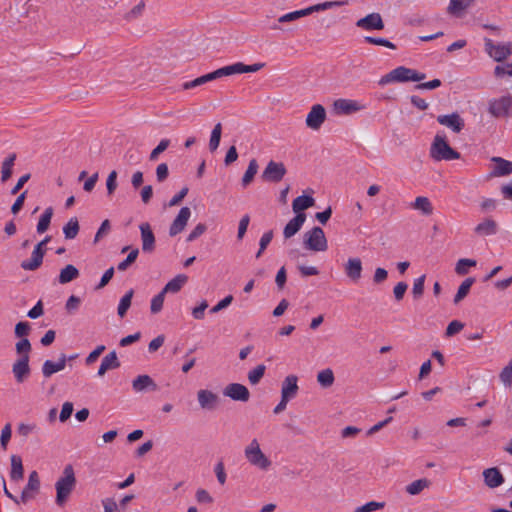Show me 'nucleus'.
Returning a JSON list of instances; mask_svg holds the SVG:
<instances>
[{"label": "nucleus", "mask_w": 512, "mask_h": 512, "mask_svg": "<svg viewBox=\"0 0 512 512\" xmlns=\"http://www.w3.org/2000/svg\"><path fill=\"white\" fill-rule=\"evenodd\" d=\"M76 486V478L73 467L65 466L63 475L56 481V504L63 506Z\"/></svg>", "instance_id": "obj_1"}, {"label": "nucleus", "mask_w": 512, "mask_h": 512, "mask_svg": "<svg viewBox=\"0 0 512 512\" xmlns=\"http://www.w3.org/2000/svg\"><path fill=\"white\" fill-rule=\"evenodd\" d=\"M430 157L435 161H450L459 159L460 153L448 144L444 135L437 134L430 147Z\"/></svg>", "instance_id": "obj_2"}, {"label": "nucleus", "mask_w": 512, "mask_h": 512, "mask_svg": "<svg viewBox=\"0 0 512 512\" xmlns=\"http://www.w3.org/2000/svg\"><path fill=\"white\" fill-rule=\"evenodd\" d=\"M426 78V75L424 73L418 72L414 69L407 68L404 66H399L386 75H384L380 81V85H385L390 82H408V81H414L419 82Z\"/></svg>", "instance_id": "obj_3"}, {"label": "nucleus", "mask_w": 512, "mask_h": 512, "mask_svg": "<svg viewBox=\"0 0 512 512\" xmlns=\"http://www.w3.org/2000/svg\"><path fill=\"white\" fill-rule=\"evenodd\" d=\"M305 248L315 251L324 252L328 248V242L325 233L321 227L315 226L304 234Z\"/></svg>", "instance_id": "obj_4"}, {"label": "nucleus", "mask_w": 512, "mask_h": 512, "mask_svg": "<svg viewBox=\"0 0 512 512\" xmlns=\"http://www.w3.org/2000/svg\"><path fill=\"white\" fill-rule=\"evenodd\" d=\"M244 454L251 465L261 470H267L271 466V461L261 451L260 445L256 439H253L245 448Z\"/></svg>", "instance_id": "obj_5"}, {"label": "nucleus", "mask_w": 512, "mask_h": 512, "mask_svg": "<svg viewBox=\"0 0 512 512\" xmlns=\"http://www.w3.org/2000/svg\"><path fill=\"white\" fill-rule=\"evenodd\" d=\"M51 240V236H46L42 241H40L33 249L31 258L28 260H24L21 262L20 266L23 270L26 271H35L37 270L43 262V257L45 255L46 249L44 246Z\"/></svg>", "instance_id": "obj_6"}, {"label": "nucleus", "mask_w": 512, "mask_h": 512, "mask_svg": "<svg viewBox=\"0 0 512 512\" xmlns=\"http://www.w3.org/2000/svg\"><path fill=\"white\" fill-rule=\"evenodd\" d=\"M286 173L287 169L283 162L270 160L262 171L261 178L265 182L278 183L282 181Z\"/></svg>", "instance_id": "obj_7"}, {"label": "nucleus", "mask_w": 512, "mask_h": 512, "mask_svg": "<svg viewBox=\"0 0 512 512\" xmlns=\"http://www.w3.org/2000/svg\"><path fill=\"white\" fill-rule=\"evenodd\" d=\"M263 63H255L253 65H246L242 62H237L232 65L224 66L216 70L218 78L231 76L242 73H253L263 68Z\"/></svg>", "instance_id": "obj_8"}, {"label": "nucleus", "mask_w": 512, "mask_h": 512, "mask_svg": "<svg viewBox=\"0 0 512 512\" xmlns=\"http://www.w3.org/2000/svg\"><path fill=\"white\" fill-rule=\"evenodd\" d=\"M512 108V97L502 96L499 99H492L489 101L488 111L496 117H508L510 115V109Z\"/></svg>", "instance_id": "obj_9"}, {"label": "nucleus", "mask_w": 512, "mask_h": 512, "mask_svg": "<svg viewBox=\"0 0 512 512\" xmlns=\"http://www.w3.org/2000/svg\"><path fill=\"white\" fill-rule=\"evenodd\" d=\"M326 110L323 105L315 104L311 107L305 120V124L311 130H319L326 120Z\"/></svg>", "instance_id": "obj_10"}, {"label": "nucleus", "mask_w": 512, "mask_h": 512, "mask_svg": "<svg viewBox=\"0 0 512 512\" xmlns=\"http://www.w3.org/2000/svg\"><path fill=\"white\" fill-rule=\"evenodd\" d=\"M486 52L495 61L501 62L512 54V44H494L491 39H485Z\"/></svg>", "instance_id": "obj_11"}, {"label": "nucleus", "mask_w": 512, "mask_h": 512, "mask_svg": "<svg viewBox=\"0 0 512 512\" xmlns=\"http://www.w3.org/2000/svg\"><path fill=\"white\" fill-rule=\"evenodd\" d=\"M29 359V355L21 356L12 365V373L18 384L25 382L30 376L31 368L29 365Z\"/></svg>", "instance_id": "obj_12"}, {"label": "nucleus", "mask_w": 512, "mask_h": 512, "mask_svg": "<svg viewBox=\"0 0 512 512\" xmlns=\"http://www.w3.org/2000/svg\"><path fill=\"white\" fill-rule=\"evenodd\" d=\"M223 394L234 401L247 402L250 399L248 388L240 383L228 384L223 390Z\"/></svg>", "instance_id": "obj_13"}, {"label": "nucleus", "mask_w": 512, "mask_h": 512, "mask_svg": "<svg viewBox=\"0 0 512 512\" xmlns=\"http://www.w3.org/2000/svg\"><path fill=\"white\" fill-rule=\"evenodd\" d=\"M356 26L366 31L383 30L385 27L382 16L376 12L370 13L357 20Z\"/></svg>", "instance_id": "obj_14"}, {"label": "nucleus", "mask_w": 512, "mask_h": 512, "mask_svg": "<svg viewBox=\"0 0 512 512\" xmlns=\"http://www.w3.org/2000/svg\"><path fill=\"white\" fill-rule=\"evenodd\" d=\"M40 489V479L38 476V473L36 471H32L29 474L28 483L24 487L20 500L22 503H26L27 501L33 499L36 495V493Z\"/></svg>", "instance_id": "obj_15"}, {"label": "nucleus", "mask_w": 512, "mask_h": 512, "mask_svg": "<svg viewBox=\"0 0 512 512\" xmlns=\"http://www.w3.org/2000/svg\"><path fill=\"white\" fill-rule=\"evenodd\" d=\"M190 216H191L190 208L182 207L180 209L178 215L176 216V218L173 220L172 224L170 225L169 235L171 237H174V236L178 235L179 233H181L185 229Z\"/></svg>", "instance_id": "obj_16"}, {"label": "nucleus", "mask_w": 512, "mask_h": 512, "mask_svg": "<svg viewBox=\"0 0 512 512\" xmlns=\"http://www.w3.org/2000/svg\"><path fill=\"white\" fill-rule=\"evenodd\" d=\"M437 122L450 128L455 133H460L465 125L463 118L457 112L448 115H439Z\"/></svg>", "instance_id": "obj_17"}, {"label": "nucleus", "mask_w": 512, "mask_h": 512, "mask_svg": "<svg viewBox=\"0 0 512 512\" xmlns=\"http://www.w3.org/2000/svg\"><path fill=\"white\" fill-rule=\"evenodd\" d=\"M142 241V251L151 253L155 250V235L148 222L141 223L139 226Z\"/></svg>", "instance_id": "obj_18"}, {"label": "nucleus", "mask_w": 512, "mask_h": 512, "mask_svg": "<svg viewBox=\"0 0 512 512\" xmlns=\"http://www.w3.org/2000/svg\"><path fill=\"white\" fill-rule=\"evenodd\" d=\"M132 388L135 392L157 391L158 385L147 374L139 375L132 381Z\"/></svg>", "instance_id": "obj_19"}, {"label": "nucleus", "mask_w": 512, "mask_h": 512, "mask_svg": "<svg viewBox=\"0 0 512 512\" xmlns=\"http://www.w3.org/2000/svg\"><path fill=\"white\" fill-rule=\"evenodd\" d=\"M298 390V377L294 374L286 376L282 382L281 397L291 400L297 395Z\"/></svg>", "instance_id": "obj_20"}, {"label": "nucleus", "mask_w": 512, "mask_h": 512, "mask_svg": "<svg viewBox=\"0 0 512 512\" xmlns=\"http://www.w3.org/2000/svg\"><path fill=\"white\" fill-rule=\"evenodd\" d=\"M197 399L200 407L205 410H214L219 402L218 395L206 389L197 392Z\"/></svg>", "instance_id": "obj_21"}, {"label": "nucleus", "mask_w": 512, "mask_h": 512, "mask_svg": "<svg viewBox=\"0 0 512 512\" xmlns=\"http://www.w3.org/2000/svg\"><path fill=\"white\" fill-rule=\"evenodd\" d=\"M346 276L352 282H358L362 277V261L360 258H349L344 266Z\"/></svg>", "instance_id": "obj_22"}, {"label": "nucleus", "mask_w": 512, "mask_h": 512, "mask_svg": "<svg viewBox=\"0 0 512 512\" xmlns=\"http://www.w3.org/2000/svg\"><path fill=\"white\" fill-rule=\"evenodd\" d=\"M491 161L495 163L493 170L490 172V177H501L512 174V162L502 157L494 156Z\"/></svg>", "instance_id": "obj_23"}, {"label": "nucleus", "mask_w": 512, "mask_h": 512, "mask_svg": "<svg viewBox=\"0 0 512 512\" xmlns=\"http://www.w3.org/2000/svg\"><path fill=\"white\" fill-rule=\"evenodd\" d=\"M67 362V356L64 353L59 355L58 361L46 360L42 365V374L45 378H50L54 373L62 371Z\"/></svg>", "instance_id": "obj_24"}, {"label": "nucleus", "mask_w": 512, "mask_h": 512, "mask_svg": "<svg viewBox=\"0 0 512 512\" xmlns=\"http://www.w3.org/2000/svg\"><path fill=\"white\" fill-rule=\"evenodd\" d=\"M348 4L347 0L325 1L302 9L303 15L308 16L315 12L325 11L332 8L342 7Z\"/></svg>", "instance_id": "obj_25"}, {"label": "nucleus", "mask_w": 512, "mask_h": 512, "mask_svg": "<svg viewBox=\"0 0 512 512\" xmlns=\"http://www.w3.org/2000/svg\"><path fill=\"white\" fill-rule=\"evenodd\" d=\"M485 485L489 488L499 487L504 483V477L496 467L487 468L483 471Z\"/></svg>", "instance_id": "obj_26"}, {"label": "nucleus", "mask_w": 512, "mask_h": 512, "mask_svg": "<svg viewBox=\"0 0 512 512\" xmlns=\"http://www.w3.org/2000/svg\"><path fill=\"white\" fill-rule=\"evenodd\" d=\"M120 365L116 351H111L103 357L97 375L102 377L108 370L117 369Z\"/></svg>", "instance_id": "obj_27"}, {"label": "nucleus", "mask_w": 512, "mask_h": 512, "mask_svg": "<svg viewBox=\"0 0 512 512\" xmlns=\"http://www.w3.org/2000/svg\"><path fill=\"white\" fill-rule=\"evenodd\" d=\"M306 221V214L295 215L284 227L283 235L285 239H289L294 236L302 227Z\"/></svg>", "instance_id": "obj_28"}, {"label": "nucleus", "mask_w": 512, "mask_h": 512, "mask_svg": "<svg viewBox=\"0 0 512 512\" xmlns=\"http://www.w3.org/2000/svg\"><path fill=\"white\" fill-rule=\"evenodd\" d=\"M334 108L338 113L345 115L359 111L362 106L354 100L350 99H338L334 102Z\"/></svg>", "instance_id": "obj_29"}, {"label": "nucleus", "mask_w": 512, "mask_h": 512, "mask_svg": "<svg viewBox=\"0 0 512 512\" xmlns=\"http://www.w3.org/2000/svg\"><path fill=\"white\" fill-rule=\"evenodd\" d=\"M134 499L133 494L125 495L118 504L115 502L113 498H106L102 500V505L104 508V512H120L119 507L121 509H125L126 505Z\"/></svg>", "instance_id": "obj_30"}, {"label": "nucleus", "mask_w": 512, "mask_h": 512, "mask_svg": "<svg viewBox=\"0 0 512 512\" xmlns=\"http://www.w3.org/2000/svg\"><path fill=\"white\" fill-rule=\"evenodd\" d=\"M315 204V199L309 195H301L296 197L292 203V210L297 215L305 214L304 211Z\"/></svg>", "instance_id": "obj_31"}, {"label": "nucleus", "mask_w": 512, "mask_h": 512, "mask_svg": "<svg viewBox=\"0 0 512 512\" xmlns=\"http://www.w3.org/2000/svg\"><path fill=\"white\" fill-rule=\"evenodd\" d=\"M11 471L10 478L12 481L18 482L23 479L24 476V468L22 464V459L18 455H12L11 458Z\"/></svg>", "instance_id": "obj_32"}, {"label": "nucleus", "mask_w": 512, "mask_h": 512, "mask_svg": "<svg viewBox=\"0 0 512 512\" xmlns=\"http://www.w3.org/2000/svg\"><path fill=\"white\" fill-rule=\"evenodd\" d=\"M187 281L188 277L185 274H178L164 286L162 291L165 294L168 292L177 293Z\"/></svg>", "instance_id": "obj_33"}, {"label": "nucleus", "mask_w": 512, "mask_h": 512, "mask_svg": "<svg viewBox=\"0 0 512 512\" xmlns=\"http://www.w3.org/2000/svg\"><path fill=\"white\" fill-rule=\"evenodd\" d=\"M79 270L72 264L66 265L63 269H61L60 274L58 276V282L60 284H67L72 280L78 278Z\"/></svg>", "instance_id": "obj_34"}, {"label": "nucleus", "mask_w": 512, "mask_h": 512, "mask_svg": "<svg viewBox=\"0 0 512 512\" xmlns=\"http://www.w3.org/2000/svg\"><path fill=\"white\" fill-rule=\"evenodd\" d=\"M474 2L475 0H450V4L447 8V11L451 15L459 16Z\"/></svg>", "instance_id": "obj_35"}, {"label": "nucleus", "mask_w": 512, "mask_h": 512, "mask_svg": "<svg viewBox=\"0 0 512 512\" xmlns=\"http://www.w3.org/2000/svg\"><path fill=\"white\" fill-rule=\"evenodd\" d=\"M497 232V223L492 219H485L475 227V233L480 236L493 235Z\"/></svg>", "instance_id": "obj_36"}, {"label": "nucleus", "mask_w": 512, "mask_h": 512, "mask_svg": "<svg viewBox=\"0 0 512 512\" xmlns=\"http://www.w3.org/2000/svg\"><path fill=\"white\" fill-rule=\"evenodd\" d=\"M474 283H475V278L468 277L460 284L458 291L453 299L454 304H458L460 301H462L468 295V293Z\"/></svg>", "instance_id": "obj_37"}, {"label": "nucleus", "mask_w": 512, "mask_h": 512, "mask_svg": "<svg viewBox=\"0 0 512 512\" xmlns=\"http://www.w3.org/2000/svg\"><path fill=\"white\" fill-rule=\"evenodd\" d=\"M431 482L427 478H421L418 480L413 481L409 485L406 486L405 490L410 495H418L420 494L425 488H428L430 486Z\"/></svg>", "instance_id": "obj_38"}, {"label": "nucleus", "mask_w": 512, "mask_h": 512, "mask_svg": "<svg viewBox=\"0 0 512 512\" xmlns=\"http://www.w3.org/2000/svg\"><path fill=\"white\" fill-rule=\"evenodd\" d=\"M258 168H259V165H258L257 160L254 158L251 159L249 161L247 170L245 171V173L242 177V180H241L243 187H247L253 181L254 176L258 172Z\"/></svg>", "instance_id": "obj_39"}, {"label": "nucleus", "mask_w": 512, "mask_h": 512, "mask_svg": "<svg viewBox=\"0 0 512 512\" xmlns=\"http://www.w3.org/2000/svg\"><path fill=\"white\" fill-rule=\"evenodd\" d=\"M412 208L421 211L424 215H431L433 213V206L425 196L417 197L412 203Z\"/></svg>", "instance_id": "obj_40"}, {"label": "nucleus", "mask_w": 512, "mask_h": 512, "mask_svg": "<svg viewBox=\"0 0 512 512\" xmlns=\"http://www.w3.org/2000/svg\"><path fill=\"white\" fill-rule=\"evenodd\" d=\"M16 160V154L9 155L2 163L1 167V182L5 183L12 175V168Z\"/></svg>", "instance_id": "obj_41"}, {"label": "nucleus", "mask_w": 512, "mask_h": 512, "mask_svg": "<svg viewBox=\"0 0 512 512\" xmlns=\"http://www.w3.org/2000/svg\"><path fill=\"white\" fill-rule=\"evenodd\" d=\"M317 381L323 388H329L333 385L335 381L334 373L332 369L327 368L322 371H320L317 374Z\"/></svg>", "instance_id": "obj_42"}, {"label": "nucleus", "mask_w": 512, "mask_h": 512, "mask_svg": "<svg viewBox=\"0 0 512 512\" xmlns=\"http://www.w3.org/2000/svg\"><path fill=\"white\" fill-rule=\"evenodd\" d=\"M79 222L76 217L70 218V220L63 227V233L66 239H74L79 233Z\"/></svg>", "instance_id": "obj_43"}, {"label": "nucleus", "mask_w": 512, "mask_h": 512, "mask_svg": "<svg viewBox=\"0 0 512 512\" xmlns=\"http://www.w3.org/2000/svg\"><path fill=\"white\" fill-rule=\"evenodd\" d=\"M52 216H53V208L52 207L46 208L37 224V232L38 233H40V234L44 233L49 228Z\"/></svg>", "instance_id": "obj_44"}, {"label": "nucleus", "mask_w": 512, "mask_h": 512, "mask_svg": "<svg viewBox=\"0 0 512 512\" xmlns=\"http://www.w3.org/2000/svg\"><path fill=\"white\" fill-rule=\"evenodd\" d=\"M133 294H134V291L133 289H130L120 300V303L118 305V309H117V313L119 315V317L123 318L128 309L130 308L131 306V301H132V297H133Z\"/></svg>", "instance_id": "obj_45"}, {"label": "nucleus", "mask_w": 512, "mask_h": 512, "mask_svg": "<svg viewBox=\"0 0 512 512\" xmlns=\"http://www.w3.org/2000/svg\"><path fill=\"white\" fill-rule=\"evenodd\" d=\"M266 371V366L264 364L257 365L254 369L249 371L248 380L251 385H257L260 380L263 378Z\"/></svg>", "instance_id": "obj_46"}, {"label": "nucleus", "mask_w": 512, "mask_h": 512, "mask_svg": "<svg viewBox=\"0 0 512 512\" xmlns=\"http://www.w3.org/2000/svg\"><path fill=\"white\" fill-rule=\"evenodd\" d=\"M476 265V260L462 258L457 261L455 266V272L458 275H466L468 273V267H475Z\"/></svg>", "instance_id": "obj_47"}, {"label": "nucleus", "mask_w": 512, "mask_h": 512, "mask_svg": "<svg viewBox=\"0 0 512 512\" xmlns=\"http://www.w3.org/2000/svg\"><path fill=\"white\" fill-rule=\"evenodd\" d=\"M221 133H222V125H221V123H217L211 132V137H210V141H209V149L212 152L215 151L220 144Z\"/></svg>", "instance_id": "obj_48"}, {"label": "nucleus", "mask_w": 512, "mask_h": 512, "mask_svg": "<svg viewBox=\"0 0 512 512\" xmlns=\"http://www.w3.org/2000/svg\"><path fill=\"white\" fill-rule=\"evenodd\" d=\"M165 295L166 294L161 290L156 296L152 298L150 305V311L152 314H157L162 310Z\"/></svg>", "instance_id": "obj_49"}, {"label": "nucleus", "mask_w": 512, "mask_h": 512, "mask_svg": "<svg viewBox=\"0 0 512 512\" xmlns=\"http://www.w3.org/2000/svg\"><path fill=\"white\" fill-rule=\"evenodd\" d=\"M138 254H139L138 248L132 249L130 251V253L127 255L126 259H124L123 261H121L118 264L117 269L119 271L127 270V268L137 259Z\"/></svg>", "instance_id": "obj_50"}, {"label": "nucleus", "mask_w": 512, "mask_h": 512, "mask_svg": "<svg viewBox=\"0 0 512 512\" xmlns=\"http://www.w3.org/2000/svg\"><path fill=\"white\" fill-rule=\"evenodd\" d=\"M364 41L369 43V44L383 46V47H386V48H389V49H393V50L396 49V46L392 42H390L389 40L384 39V38L373 37V36H365L364 37Z\"/></svg>", "instance_id": "obj_51"}, {"label": "nucleus", "mask_w": 512, "mask_h": 512, "mask_svg": "<svg viewBox=\"0 0 512 512\" xmlns=\"http://www.w3.org/2000/svg\"><path fill=\"white\" fill-rule=\"evenodd\" d=\"M170 145L169 139H162L159 144L151 151L149 155L150 161H156L159 155L164 152Z\"/></svg>", "instance_id": "obj_52"}, {"label": "nucleus", "mask_w": 512, "mask_h": 512, "mask_svg": "<svg viewBox=\"0 0 512 512\" xmlns=\"http://www.w3.org/2000/svg\"><path fill=\"white\" fill-rule=\"evenodd\" d=\"M11 435H12V426L10 423H7L2 428L1 435H0V445L4 451L7 449L8 443L11 439Z\"/></svg>", "instance_id": "obj_53"}, {"label": "nucleus", "mask_w": 512, "mask_h": 512, "mask_svg": "<svg viewBox=\"0 0 512 512\" xmlns=\"http://www.w3.org/2000/svg\"><path fill=\"white\" fill-rule=\"evenodd\" d=\"M424 282H425V275L420 276L414 281L413 288H412V294L414 299H419L422 297L424 293Z\"/></svg>", "instance_id": "obj_54"}, {"label": "nucleus", "mask_w": 512, "mask_h": 512, "mask_svg": "<svg viewBox=\"0 0 512 512\" xmlns=\"http://www.w3.org/2000/svg\"><path fill=\"white\" fill-rule=\"evenodd\" d=\"M385 506L384 502L370 501L366 504L359 506L355 509V512H373L382 509Z\"/></svg>", "instance_id": "obj_55"}, {"label": "nucleus", "mask_w": 512, "mask_h": 512, "mask_svg": "<svg viewBox=\"0 0 512 512\" xmlns=\"http://www.w3.org/2000/svg\"><path fill=\"white\" fill-rule=\"evenodd\" d=\"M16 351L21 356L29 355L31 351V343L27 338H22L16 343Z\"/></svg>", "instance_id": "obj_56"}, {"label": "nucleus", "mask_w": 512, "mask_h": 512, "mask_svg": "<svg viewBox=\"0 0 512 512\" xmlns=\"http://www.w3.org/2000/svg\"><path fill=\"white\" fill-rule=\"evenodd\" d=\"M207 230V226L203 223H198L194 229L189 233V235L187 236V239L186 241L187 242H192L194 240H196L197 238H199L201 235H203L205 233V231Z\"/></svg>", "instance_id": "obj_57"}, {"label": "nucleus", "mask_w": 512, "mask_h": 512, "mask_svg": "<svg viewBox=\"0 0 512 512\" xmlns=\"http://www.w3.org/2000/svg\"><path fill=\"white\" fill-rule=\"evenodd\" d=\"M304 17L302 9L286 13L278 18L279 23H286Z\"/></svg>", "instance_id": "obj_58"}, {"label": "nucleus", "mask_w": 512, "mask_h": 512, "mask_svg": "<svg viewBox=\"0 0 512 512\" xmlns=\"http://www.w3.org/2000/svg\"><path fill=\"white\" fill-rule=\"evenodd\" d=\"M500 380L506 386H510L511 385V383H512V360L501 371V373H500Z\"/></svg>", "instance_id": "obj_59"}, {"label": "nucleus", "mask_w": 512, "mask_h": 512, "mask_svg": "<svg viewBox=\"0 0 512 512\" xmlns=\"http://www.w3.org/2000/svg\"><path fill=\"white\" fill-rule=\"evenodd\" d=\"M464 327V324L458 320L451 321L446 328V336L451 337L459 333Z\"/></svg>", "instance_id": "obj_60"}, {"label": "nucleus", "mask_w": 512, "mask_h": 512, "mask_svg": "<svg viewBox=\"0 0 512 512\" xmlns=\"http://www.w3.org/2000/svg\"><path fill=\"white\" fill-rule=\"evenodd\" d=\"M117 172L115 170L111 171L106 180L107 192L109 195H112L117 188Z\"/></svg>", "instance_id": "obj_61"}, {"label": "nucleus", "mask_w": 512, "mask_h": 512, "mask_svg": "<svg viewBox=\"0 0 512 512\" xmlns=\"http://www.w3.org/2000/svg\"><path fill=\"white\" fill-rule=\"evenodd\" d=\"M169 175L168 165L166 163H160L156 168V179L159 183L164 182Z\"/></svg>", "instance_id": "obj_62"}, {"label": "nucleus", "mask_w": 512, "mask_h": 512, "mask_svg": "<svg viewBox=\"0 0 512 512\" xmlns=\"http://www.w3.org/2000/svg\"><path fill=\"white\" fill-rule=\"evenodd\" d=\"M249 222H250V217L248 214L244 215L240 221H239V226H238V233H237V238L238 240H242L246 231H247V228H248V225H249Z\"/></svg>", "instance_id": "obj_63"}, {"label": "nucleus", "mask_w": 512, "mask_h": 512, "mask_svg": "<svg viewBox=\"0 0 512 512\" xmlns=\"http://www.w3.org/2000/svg\"><path fill=\"white\" fill-rule=\"evenodd\" d=\"M494 74L496 77H501L503 75L512 76V62L503 65H497L495 67Z\"/></svg>", "instance_id": "obj_64"}]
</instances>
